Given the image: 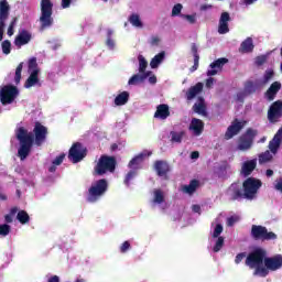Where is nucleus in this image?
I'll return each mask as SVG.
<instances>
[{
  "instance_id": "1",
  "label": "nucleus",
  "mask_w": 282,
  "mask_h": 282,
  "mask_svg": "<svg viewBox=\"0 0 282 282\" xmlns=\"http://www.w3.org/2000/svg\"><path fill=\"white\" fill-rule=\"evenodd\" d=\"M47 127L39 121L34 124L33 133L25 129V127L15 129V138L20 144L18 149V158H20L21 162L28 160V156L32 153L34 144L35 147H43L45 140H47Z\"/></svg>"
},
{
  "instance_id": "2",
  "label": "nucleus",
  "mask_w": 282,
  "mask_h": 282,
  "mask_svg": "<svg viewBox=\"0 0 282 282\" xmlns=\"http://www.w3.org/2000/svg\"><path fill=\"white\" fill-rule=\"evenodd\" d=\"M265 257H268V251L265 249L257 248L253 251L249 252L246 258L245 264L250 270H254L253 274L258 276H268L270 271L263 267L265 263Z\"/></svg>"
},
{
  "instance_id": "3",
  "label": "nucleus",
  "mask_w": 282,
  "mask_h": 282,
  "mask_svg": "<svg viewBox=\"0 0 282 282\" xmlns=\"http://www.w3.org/2000/svg\"><path fill=\"white\" fill-rule=\"evenodd\" d=\"M116 166H118L116 156L102 154L97 161V164L94 167V172L95 175H107V173H116Z\"/></svg>"
},
{
  "instance_id": "4",
  "label": "nucleus",
  "mask_w": 282,
  "mask_h": 282,
  "mask_svg": "<svg viewBox=\"0 0 282 282\" xmlns=\"http://www.w3.org/2000/svg\"><path fill=\"white\" fill-rule=\"evenodd\" d=\"M109 183L106 178L98 180L89 187L87 202H89V204H96V202L107 193Z\"/></svg>"
},
{
  "instance_id": "5",
  "label": "nucleus",
  "mask_w": 282,
  "mask_h": 282,
  "mask_svg": "<svg viewBox=\"0 0 282 282\" xmlns=\"http://www.w3.org/2000/svg\"><path fill=\"white\" fill-rule=\"evenodd\" d=\"M53 8L54 3H52V0H41V30H47V28H52L54 24V18H52Z\"/></svg>"
},
{
  "instance_id": "6",
  "label": "nucleus",
  "mask_w": 282,
  "mask_h": 282,
  "mask_svg": "<svg viewBox=\"0 0 282 282\" xmlns=\"http://www.w3.org/2000/svg\"><path fill=\"white\" fill-rule=\"evenodd\" d=\"M250 236L254 241H276L279 239L274 231H268V227L262 225H252Z\"/></svg>"
},
{
  "instance_id": "7",
  "label": "nucleus",
  "mask_w": 282,
  "mask_h": 282,
  "mask_svg": "<svg viewBox=\"0 0 282 282\" xmlns=\"http://www.w3.org/2000/svg\"><path fill=\"white\" fill-rule=\"evenodd\" d=\"M263 186V183L259 178L254 177H248L242 183V191L245 193V199H252L256 197L257 193L259 192V188Z\"/></svg>"
},
{
  "instance_id": "8",
  "label": "nucleus",
  "mask_w": 282,
  "mask_h": 282,
  "mask_svg": "<svg viewBox=\"0 0 282 282\" xmlns=\"http://www.w3.org/2000/svg\"><path fill=\"white\" fill-rule=\"evenodd\" d=\"M19 98V88L14 85H6L0 89L1 105H12Z\"/></svg>"
},
{
  "instance_id": "9",
  "label": "nucleus",
  "mask_w": 282,
  "mask_h": 282,
  "mask_svg": "<svg viewBox=\"0 0 282 282\" xmlns=\"http://www.w3.org/2000/svg\"><path fill=\"white\" fill-rule=\"evenodd\" d=\"M258 133L259 132L257 130L248 128L247 131L238 139V151H249V149H252L254 138H257Z\"/></svg>"
},
{
  "instance_id": "10",
  "label": "nucleus",
  "mask_w": 282,
  "mask_h": 282,
  "mask_svg": "<svg viewBox=\"0 0 282 282\" xmlns=\"http://www.w3.org/2000/svg\"><path fill=\"white\" fill-rule=\"evenodd\" d=\"M87 147L83 145L80 142H75L68 151V160H70L73 164H78V162H83V160L87 158Z\"/></svg>"
},
{
  "instance_id": "11",
  "label": "nucleus",
  "mask_w": 282,
  "mask_h": 282,
  "mask_svg": "<svg viewBox=\"0 0 282 282\" xmlns=\"http://www.w3.org/2000/svg\"><path fill=\"white\" fill-rule=\"evenodd\" d=\"M267 118L271 124H276L282 118V100H276L271 104L268 109Z\"/></svg>"
},
{
  "instance_id": "12",
  "label": "nucleus",
  "mask_w": 282,
  "mask_h": 282,
  "mask_svg": "<svg viewBox=\"0 0 282 282\" xmlns=\"http://www.w3.org/2000/svg\"><path fill=\"white\" fill-rule=\"evenodd\" d=\"M226 195L230 202H241L246 199L243 186L239 183H232L226 191Z\"/></svg>"
},
{
  "instance_id": "13",
  "label": "nucleus",
  "mask_w": 282,
  "mask_h": 282,
  "mask_svg": "<svg viewBox=\"0 0 282 282\" xmlns=\"http://www.w3.org/2000/svg\"><path fill=\"white\" fill-rule=\"evenodd\" d=\"M10 17V4L8 0L0 1V43L3 41V29L6 28V21Z\"/></svg>"
},
{
  "instance_id": "14",
  "label": "nucleus",
  "mask_w": 282,
  "mask_h": 282,
  "mask_svg": "<svg viewBox=\"0 0 282 282\" xmlns=\"http://www.w3.org/2000/svg\"><path fill=\"white\" fill-rule=\"evenodd\" d=\"M246 121H239V119H234L231 124L227 128L225 132V140H232L235 135H239L241 129L246 127Z\"/></svg>"
},
{
  "instance_id": "15",
  "label": "nucleus",
  "mask_w": 282,
  "mask_h": 282,
  "mask_svg": "<svg viewBox=\"0 0 282 282\" xmlns=\"http://www.w3.org/2000/svg\"><path fill=\"white\" fill-rule=\"evenodd\" d=\"M264 268L265 270H269L271 272H276V270H281L282 268V256L281 254H276L273 257H268L265 256L264 258Z\"/></svg>"
},
{
  "instance_id": "16",
  "label": "nucleus",
  "mask_w": 282,
  "mask_h": 282,
  "mask_svg": "<svg viewBox=\"0 0 282 282\" xmlns=\"http://www.w3.org/2000/svg\"><path fill=\"white\" fill-rule=\"evenodd\" d=\"M32 41V33L30 31L22 29L19 34L14 39L15 47H23V45H28Z\"/></svg>"
},
{
  "instance_id": "17",
  "label": "nucleus",
  "mask_w": 282,
  "mask_h": 282,
  "mask_svg": "<svg viewBox=\"0 0 282 282\" xmlns=\"http://www.w3.org/2000/svg\"><path fill=\"white\" fill-rule=\"evenodd\" d=\"M226 63H228V58L226 57H220L214 61L209 65L210 69L207 70V76H217V74L224 69V65H226Z\"/></svg>"
},
{
  "instance_id": "18",
  "label": "nucleus",
  "mask_w": 282,
  "mask_h": 282,
  "mask_svg": "<svg viewBox=\"0 0 282 282\" xmlns=\"http://www.w3.org/2000/svg\"><path fill=\"white\" fill-rule=\"evenodd\" d=\"M279 91H281V82H273L264 93V98H267L269 102H272V100L276 98V94H279Z\"/></svg>"
},
{
  "instance_id": "19",
  "label": "nucleus",
  "mask_w": 282,
  "mask_h": 282,
  "mask_svg": "<svg viewBox=\"0 0 282 282\" xmlns=\"http://www.w3.org/2000/svg\"><path fill=\"white\" fill-rule=\"evenodd\" d=\"M228 21H230V13L223 12L218 25V32L220 34H228V32H230V29L228 28Z\"/></svg>"
},
{
  "instance_id": "20",
  "label": "nucleus",
  "mask_w": 282,
  "mask_h": 282,
  "mask_svg": "<svg viewBox=\"0 0 282 282\" xmlns=\"http://www.w3.org/2000/svg\"><path fill=\"white\" fill-rule=\"evenodd\" d=\"M171 116V110L169 109V105L161 104L156 107V111L154 112V118L159 120H166Z\"/></svg>"
},
{
  "instance_id": "21",
  "label": "nucleus",
  "mask_w": 282,
  "mask_h": 282,
  "mask_svg": "<svg viewBox=\"0 0 282 282\" xmlns=\"http://www.w3.org/2000/svg\"><path fill=\"white\" fill-rule=\"evenodd\" d=\"M189 130L194 132V135H202L204 133V121L193 118L189 123Z\"/></svg>"
},
{
  "instance_id": "22",
  "label": "nucleus",
  "mask_w": 282,
  "mask_h": 282,
  "mask_svg": "<svg viewBox=\"0 0 282 282\" xmlns=\"http://www.w3.org/2000/svg\"><path fill=\"white\" fill-rule=\"evenodd\" d=\"M154 169L159 177H164V175H166L171 171V166L166 161H156L154 163Z\"/></svg>"
},
{
  "instance_id": "23",
  "label": "nucleus",
  "mask_w": 282,
  "mask_h": 282,
  "mask_svg": "<svg viewBox=\"0 0 282 282\" xmlns=\"http://www.w3.org/2000/svg\"><path fill=\"white\" fill-rule=\"evenodd\" d=\"M257 169V159L246 161L241 166V173L245 177L252 175V171Z\"/></svg>"
},
{
  "instance_id": "24",
  "label": "nucleus",
  "mask_w": 282,
  "mask_h": 282,
  "mask_svg": "<svg viewBox=\"0 0 282 282\" xmlns=\"http://www.w3.org/2000/svg\"><path fill=\"white\" fill-rule=\"evenodd\" d=\"M204 89V84L197 83L195 86H192L186 93V99L193 100L197 95L202 94Z\"/></svg>"
},
{
  "instance_id": "25",
  "label": "nucleus",
  "mask_w": 282,
  "mask_h": 282,
  "mask_svg": "<svg viewBox=\"0 0 282 282\" xmlns=\"http://www.w3.org/2000/svg\"><path fill=\"white\" fill-rule=\"evenodd\" d=\"M151 74V70H148L147 73H141V75L135 74L129 79L128 85H138V83H144V80H147V78H149Z\"/></svg>"
},
{
  "instance_id": "26",
  "label": "nucleus",
  "mask_w": 282,
  "mask_h": 282,
  "mask_svg": "<svg viewBox=\"0 0 282 282\" xmlns=\"http://www.w3.org/2000/svg\"><path fill=\"white\" fill-rule=\"evenodd\" d=\"M253 50H254V44L252 42V37H247L240 44L239 52H241V54H250V52H252Z\"/></svg>"
},
{
  "instance_id": "27",
  "label": "nucleus",
  "mask_w": 282,
  "mask_h": 282,
  "mask_svg": "<svg viewBox=\"0 0 282 282\" xmlns=\"http://www.w3.org/2000/svg\"><path fill=\"white\" fill-rule=\"evenodd\" d=\"M39 83V69L32 70L29 78L26 79L24 87L30 89V87H34Z\"/></svg>"
},
{
  "instance_id": "28",
  "label": "nucleus",
  "mask_w": 282,
  "mask_h": 282,
  "mask_svg": "<svg viewBox=\"0 0 282 282\" xmlns=\"http://www.w3.org/2000/svg\"><path fill=\"white\" fill-rule=\"evenodd\" d=\"M129 102V91H122L115 98L116 107H122Z\"/></svg>"
},
{
  "instance_id": "29",
  "label": "nucleus",
  "mask_w": 282,
  "mask_h": 282,
  "mask_svg": "<svg viewBox=\"0 0 282 282\" xmlns=\"http://www.w3.org/2000/svg\"><path fill=\"white\" fill-rule=\"evenodd\" d=\"M144 160V154H138L134 156L128 164L129 169H133V171H138L140 169V164H142V161Z\"/></svg>"
},
{
  "instance_id": "30",
  "label": "nucleus",
  "mask_w": 282,
  "mask_h": 282,
  "mask_svg": "<svg viewBox=\"0 0 282 282\" xmlns=\"http://www.w3.org/2000/svg\"><path fill=\"white\" fill-rule=\"evenodd\" d=\"M164 56H166V53L162 51L161 53L156 54L150 62V67L152 69H156V67L160 66V63L164 61Z\"/></svg>"
},
{
  "instance_id": "31",
  "label": "nucleus",
  "mask_w": 282,
  "mask_h": 282,
  "mask_svg": "<svg viewBox=\"0 0 282 282\" xmlns=\"http://www.w3.org/2000/svg\"><path fill=\"white\" fill-rule=\"evenodd\" d=\"M282 139L281 137H278L274 134L273 139L269 142V149L271 153H276L279 151V148L281 147Z\"/></svg>"
},
{
  "instance_id": "32",
  "label": "nucleus",
  "mask_w": 282,
  "mask_h": 282,
  "mask_svg": "<svg viewBox=\"0 0 282 282\" xmlns=\"http://www.w3.org/2000/svg\"><path fill=\"white\" fill-rule=\"evenodd\" d=\"M197 186H199V181L192 180L188 185H184L183 193L193 195V193H195L197 191Z\"/></svg>"
},
{
  "instance_id": "33",
  "label": "nucleus",
  "mask_w": 282,
  "mask_h": 282,
  "mask_svg": "<svg viewBox=\"0 0 282 282\" xmlns=\"http://www.w3.org/2000/svg\"><path fill=\"white\" fill-rule=\"evenodd\" d=\"M129 23H131V25H133V28H144V24L142 23V20L140 19V14L138 13H132L129 19H128Z\"/></svg>"
},
{
  "instance_id": "34",
  "label": "nucleus",
  "mask_w": 282,
  "mask_h": 282,
  "mask_svg": "<svg viewBox=\"0 0 282 282\" xmlns=\"http://www.w3.org/2000/svg\"><path fill=\"white\" fill-rule=\"evenodd\" d=\"M200 102L194 104L193 110L199 116H206V105H204V98H199Z\"/></svg>"
},
{
  "instance_id": "35",
  "label": "nucleus",
  "mask_w": 282,
  "mask_h": 282,
  "mask_svg": "<svg viewBox=\"0 0 282 282\" xmlns=\"http://www.w3.org/2000/svg\"><path fill=\"white\" fill-rule=\"evenodd\" d=\"M17 219L22 225L30 224V215L25 210H20L17 215Z\"/></svg>"
},
{
  "instance_id": "36",
  "label": "nucleus",
  "mask_w": 282,
  "mask_h": 282,
  "mask_svg": "<svg viewBox=\"0 0 282 282\" xmlns=\"http://www.w3.org/2000/svg\"><path fill=\"white\" fill-rule=\"evenodd\" d=\"M23 72V62H21L17 68H15V74L13 78L14 85H20L21 84V74Z\"/></svg>"
},
{
  "instance_id": "37",
  "label": "nucleus",
  "mask_w": 282,
  "mask_h": 282,
  "mask_svg": "<svg viewBox=\"0 0 282 282\" xmlns=\"http://www.w3.org/2000/svg\"><path fill=\"white\" fill-rule=\"evenodd\" d=\"M257 91V85H254V82L248 80L245 83V94L250 96L251 94H254Z\"/></svg>"
},
{
  "instance_id": "38",
  "label": "nucleus",
  "mask_w": 282,
  "mask_h": 282,
  "mask_svg": "<svg viewBox=\"0 0 282 282\" xmlns=\"http://www.w3.org/2000/svg\"><path fill=\"white\" fill-rule=\"evenodd\" d=\"M258 160L259 164H267V162L272 161V153H270V151L267 150L265 152L259 154Z\"/></svg>"
},
{
  "instance_id": "39",
  "label": "nucleus",
  "mask_w": 282,
  "mask_h": 282,
  "mask_svg": "<svg viewBox=\"0 0 282 282\" xmlns=\"http://www.w3.org/2000/svg\"><path fill=\"white\" fill-rule=\"evenodd\" d=\"M138 175V171L131 170L126 174L123 180V184L129 188L131 186V180H133Z\"/></svg>"
},
{
  "instance_id": "40",
  "label": "nucleus",
  "mask_w": 282,
  "mask_h": 282,
  "mask_svg": "<svg viewBox=\"0 0 282 282\" xmlns=\"http://www.w3.org/2000/svg\"><path fill=\"white\" fill-rule=\"evenodd\" d=\"M147 67H149V62L140 55L139 56V73L140 74H147Z\"/></svg>"
},
{
  "instance_id": "41",
  "label": "nucleus",
  "mask_w": 282,
  "mask_h": 282,
  "mask_svg": "<svg viewBox=\"0 0 282 282\" xmlns=\"http://www.w3.org/2000/svg\"><path fill=\"white\" fill-rule=\"evenodd\" d=\"M274 78V70L273 69H267L264 72L263 78H262V85H268L270 80Z\"/></svg>"
},
{
  "instance_id": "42",
  "label": "nucleus",
  "mask_w": 282,
  "mask_h": 282,
  "mask_svg": "<svg viewBox=\"0 0 282 282\" xmlns=\"http://www.w3.org/2000/svg\"><path fill=\"white\" fill-rule=\"evenodd\" d=\"M170 135H171L172 142L180 143V142H182V139L184 138V131H181V132L171 131Z\"/></svg>"
},
{
  "instance_id": "43",
  "label": "nucleus",
  "mask_w": 282,
  "mask_h": 282,
  "mask_svg": "<svg viewBox=\"0 0 282 282\" xmlns=\"http://www.w3.org/2000/svg\"><path fill=\"white\" fill-rule=\"evenodd\" d=\"M154 204H164V193L162 189L154 191Z\"/></svg>"
},
{
  "instance_id": "44",
  "label": "nucleus",
  "mask_w": 282,
  "mask_h": 282,
  "mask_svg": "<svg viewBox=\"0 0 282 282\" xmlns=\"http://www.w3.org/2000/svg\"><path fill=\"white\" fill-rule=\"evenodd\" d=\"M1 46H2V52L3 54H10V52H12V43L10 42V40H4L2 43H1Z\"/></svg>"
},
{
  "instance_id": "45",
  "label": "nucleus",
  "mask_w": 282,
  "mask_h": 282,
  "mask_svg": "<svg viewBox=\"0 0 282 282\" xmlns=\"http://www.w3.org/2000/svg\"><path fill=\"white\" fill-rule=\"evenodd\" d=\"M11 227L8 224L0 225V237H8L10 235Z\"/></svg>"
},
{
  "instance_id": "46",
  "label": "nucleus",
  "mask_w": 282,
  "mask_h": 282,
  "mask_svg": "<svg viewBox=\"0 0 282 282\" xmlns=\"http://www.w3.org/2000/svg\"><path fill=\"white\" fill-rule=\"evenodd\" d=\"M224 248V237H218L213 248V252H219Z\"/></svg>"
},
{
  "instance_id": "47",
  "label": "nucleus",
  "mask_w": 282,
  "mask_h": 282,
  "mask_svg": "<svg viewBox=\"0 0 282 282\" xmlns=\"http://www.w3.org/2000/svg\"><path fill=\"white\" fill-rule=\"evenodd\" d=\"M223 232H224V226H221V224H217L213 232V238L214 239L219 238V235H221Z\"/></svg>"
},
{
  "instance_id": "48",
  "label": "nucleus",
  "mask_w": 282,
  "mask_h": 282,
  "mask_svg": "<svg viewBox=\"0 0 282 282\" xmlns=\"http://www.w3.org/2000/svg\"><path fill=\"white\" fill-rule=\"evenodd\" d=\"M182 3H177L172 9V17H180L182 14Z\"/></svg>"
},
{
  "instance_id": "49",
  "label": "nucleus",
  "mask_w": 282,
  "mask_h": 282,
  "mask_svg": "<svg viewBox=\"0 0 282 282\" xmlns=\"http://www.w3.org/2000/svg\"><path fill=\"white\" fill-rule=\"evenodd\" d=\"M131 250V242L126 240L121 246H120V252L121 254H124L126 252H129Z\"/></svg>"
},
{
  "instance_id": "50",
  "label": "nucleus",
  "mask_w": 282,
  "mask_h": 282,
  "mask_svg": "<svg viewBox=\"0 0 282 282\" xmlns=\"http://www.w3.org/2000/svg\"><path fill=\"white\" fill-rule=\"evenodd\" d=\"M182 19H186V21H188V23H191V25H194V23H197V18L195 17V14L191 15V14H181Z\"/></svg>"
},
{
  "instance_id": "51",
  "label": "nucleus",
  "mask_w": 282,
  "mask_h": 282,
  "mask_svg": "<svg viewBox=\"0 0 282 282\" xmlns=\"http://www.w3.org/2000/svg\"><path fill=\"white\" fill-rule=\"evenodd\" d=\"M35 69H39V64L36 63V57H32L29 61V70L34 72Z\"/></svg>"
},
{
  "instance_id": "52",
  "label": "nucleus",
  "mask_w": 282,
  "mask_h": 282,
  "mask_svg": "<svg viewBox=\"0 0 282 282\" xmlns=\"http://www.w3.org/2000/svg\"><path fill=\"white\" fill-rule=\"evenodd\" d=\"M191 50H192V54L194 56V61H199V53H198L197 44L193 43Z\"/></svg>"
},
{
  "instance_id": "53",
  "label": "nucleus",
  "mask_w": 282,
  "mask_h": 282,
  "mask_svg": "<svg viewBox=\"0 0 282 282\" xmlns=\"http://www.w3.org/2000/svg\"><path fill=\"white\" fill-rule=\"evenodd\" d=\"M237 221H239L238 216H230L229 218H227V226L232 227L237 224Z\"/></svg>"
},
{
  "instance_id": "54",
  "label": "nucleus",
  "mask_w": 282,
  "mask_h": 282,
  "mask_svg": "<svg viewBox=\"0 0 282 282\" xmlns=\"http://www.w3.org/2000/svg\"><path fill=\"white\" fill-rule=\"evenodd\" d=\"M63 160H65V154L64 153L56 156L55 160L53 161V164L55 166H61V164H63Z\"/></svg>"
},
{
  "instance_id": "55",
  "label": "nucleus",
  "mask_w": 282,
  "mask_h": 282,
  "mask_svg": "<svg viewBox=\"0 0 282 282\" xmlns=\"http://www.w3.org/2000/svg\"><path fill=\"white\" fill-rule=\"evenodd\" d=\"M265 61H268V57H265V55L258 56L256 58V65H258V67H261V65H263Z\"/></svg>"
},
{
  "instance_id": "56",
  "label": "nucleus",
  "mask_w": 282,
  "mask_h": 282,
  "mask_svg": "<svg viewBox=\"0 0 282 282\" xmlns=\"http://www.w3.org/2000/svg\"><path fill=\"white\" fill-rule=\"evenodd\" d=\"M246 252H240L236 256V259H235V263H237V265H239V263L241 261H243V259H246Z\"/></svg>"
},
{
  "instance_id": "57",
  "label": "nucleus",
  "mask_w": 282,
  "mask_h": 282,
  "mask_svg": "<svg viewBox=\"0 0 282 282\" xmlns=\"http://www.w3.org/2000/svg\"><path fill=\"white\" fill-rule=\"evenodd\" d=\"M214 83H215V78H213V77L207 78L206 79V87L208 89H210V87H213Z\"/></svg>"
},
{
  "instance_id": "58",
  "label": "nucleus",
  "mask_w": 282,
  "mask_h": 282,
  "mask_svg": "<svg viewBox=\"0 0 282 282\" xmlns=\"http://www.w3.org/2000/svg\"><path fill=\"white\" fill-rule=\"evenodd\" d=\"M72 6V0H62V8L65 10Z\"/></svg>"
},
{
  "instance_id": "59",
  "label": "nucleus",
  "mask_w": 282,
  "mask_h": 282,
  "mask_svg": "<svg viewBox=\"0 0 282 282\" xmlns=\"http://www.w3.org/2000/svg\"><path fill=\"white\" fill-rule=\"evenodd\" d=\"M150 45H160V39L158 36H152Z\"/></svg>"
},
{
  "instance_id": "60",
  "label": "nucleus",
  "mask_w": 282,
  "mask_h": 282,
  "mask_svg": "<svg viewBox=\"0 0 282 282\" xmlns=\"http://www.w3.org/2000/svg\"><path fill=\"white\" fill-rule=\"evenodd\" d=\"M199 67V59H194V65L191 68V72H196Z\"/></svg>"
},
{
  "instance_id": "61",
  "label": "nucleus",
  "mask_w": 282,
  "mask_h": 282,
  "mask_svg": "<svg viewBox=\"0 0 282 282\" xmlns=\"http://www.w3.org/2000/svg\"><path fill=\"white\" fill-rule=\"evenodd\" d=\"M47 282H61V278H58V275H52Z\"/></svg>"
},
{
  "instance_id": "62",
  "label": "nucleus",
  "mask_w": 282,
  "mask_h": 282,
  "mask_svg": "<svg viewBox=\"0 0 282 282\" xmlns=\"http://www.w3.org/2000/svg\"><path fill=\"white\" fill-rule=\"evenodd\" d=\"M106 45H108V47H113L116 43L111 40V37H107Z\"/></svg>"
},
{
  "instance_id": "63",
  "label": "nucleus",
  "mask_w": 282,
  "mask_h": 282,
  "mask_svg": "<svg viewBox=\"0 0 282 282\" xmlns=\"http://www.w3.org/2000/svg\"><path fill=\"white\" fill-rule=\"evenodd\" d=\"M4 220H6V224H12V215L7 214V215L4 216Z\"/></svg>"
},
{
  "instance_id": "64",
  "label": "nucleus",
  "mask_w": 282,
  "mask_h": 282,
  "mask_svg": "<svg viewBox=\"0 0 282 282\" xmlns=\"http://www.w3.org/2000/svg\"><path fill=\"white\" fill-rule=\"evenodd\" d=\"M199 158V153L197 151H194L191 153V159L192 160H197Z\"/></svg>"
}]
</instances>
